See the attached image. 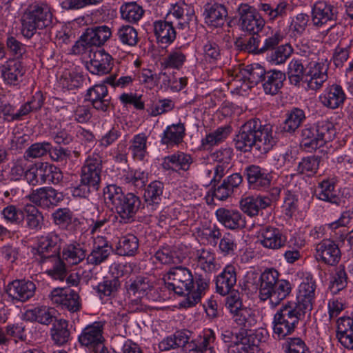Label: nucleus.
<instances>
[{"label":"nucleus","mask_w":353,"mask_h":353,"mask_svg":"<svg viewBox=\"0 0 353 353\" xmlns=\"http://www.w3.org/2000/svg\"><path fill=\"white\" fill-rule=\"evenodd\" d=\"M165 285L176 294H185L179 303L182 307H191L200 302L202 296L209 288L210 280L199 275L194 281L190 270L181 266L172 268L165 276Z\"/></svg>","instance_id":"obj_1"},{"label":"nucleus","mask_w":353,"mask_h":353,"mask_svg":"<svg viewBox=\"0 0 353 353\" xmlns=\"http://www.w3.org/2000/svg\"><path fill=\"white\" fill-rule=\"evenodd\" d=\"M272 127L261 124L258 119L248 121L234 139L237 150L246 152L255 148L260 154L268 153L276 143Z\"/></svg>","instance_id":"obj_2"},{"label":"nucleus","mask_w":353,"mask_h":353,"mask_svg":"<svg viewBox=\"0 0 353 353\" xmlns=\"http://www.w3.org/2000/svg\"><path fill=\"white\" fill-rule=\"evenodd\" d=\"M279 272L274 268L264 270L260 276L259 297L265 301L269 300L272 307H276L292 292L290 282L279 279Z\"/></svg>","instance_id":"obj_3"},{"label":"nucleus","mask_w":353,"mask_h":353,"mask_svg":"<svg viewBox=\"0 0 353 353\" xmlns=\"http://www.w3.org/2000/svg\"><path fill=\"white\" fill-rule=\"evenodd\" d=\"M305 312L296 304L288 301L276 311L273 318V333L278 339L292 334Z\"/></svg>","instance_id":"obj_4"},{"label":"nucleus","mask_w":353,"mask_h":353,"mask_svg":"<svg viewBox=\"0 0 353 353\" xmlns=\"http://www.w3.org/2000/svg\"><path fill=\"white\" fill-rule=\"evenodd\" d=\"M52 13L50 6L43 1L30 4L22 17V34L31 38L37 29H43L52 23Z\"/></svg>","instance_id":"obj_5"},{"label":"nucleus","mask_w":353,"mask_h":353,"mask_svg":"<svg viewBox=\"0 0 353 353\" xmlns=\"http://www.w3.org/2000/svg\"><path fill=\"white\" fill-rule=\"evenodd\" d=\"M328 69L329 63L323 54L309 52L305 79L307 88L319 90L328 79Z\"/></svg>","instance_id":"obj_6"},{"label":"nucleus","mask_w":353,"mask_h":353,"mask_svg":"<svg viewBox=\"0 0 353 353\" xmlns=\"http://www.w3.org/2000/svg\"><path fill=\"white\" fill-rule=\"evenodd\" d=\"M63 179L61 170L48 162H40L31 165L26 172V180L32 185L42 183L58 184Z\"/></svg>","instance_id":"obj_7"},{"label":"nucleus","mask_w":353,"mask_h":353,"mask_svg":"<svg viewBox=\"0 0 353 353\" xmlns=\"http://www.w3.org/2000/svg\"><path fill=\"white\" fill-rule=\"evenodd\" d=\"M265 74V69L260 64L252 63L240 69L232 82L236 88L245 92L259 83Z\"/></svg>","instance_id":"obj_8"},{"label":"nucleus","mask_w":353,"mask_h":353,"mask_svg":"<svg viewBox=\"0 0 353 353\" xmlns=\"http://www.w3.org/2000/svg\"><path fill=\"white\" fill-rule=\"evenodd\" d=\"M267 332L263 329L256 330L250 334L243 335L241 332L236 335V341H234L230 350V353H258L259 345L261 342L265 341Z\"/></svg>","instance_id":"obj_9"},{"label":"nucleus","mask_w":353,"mask_h":353,"mask_svg":"<svg viewBox=\"0 0 353 353\" xmlns=\"http://www.w3.org/2000/svg\"><path fill=\"white\" fill-rule=\"evenodd\" d=\"M238 14L239 25L243 31L257 34L265 26V21L256 9L247 3L239 6Z\"/></svg>","instance_id":"obj_10"},{"label":"nucleus","mask_w":353,"mask_h":353,"mask_svg":"<svg viewBox=\"0 0 353 353\" xmlns=\"http://www.w3.org/2000/svg\"><path fill=\"white\" fill-rule=\"evenodd\" d=\"M26 72L23 63L16 59H9L0 65L1 78L4 84L10 87H20Z\"/></svg>","instance_id":"obj_11"},{"label":"nucleus","mask_w":353,"mask_h":353,"mask_svg":"<svg viewBox=\"0 0 353 353\" xmlns=\"http://www.w3.org/2000/svg\"><path fill=\"white\" fill-rule=\"evenodd\" d=\"M102 158L99 154H92L86 159L81 168V181L98 190L101 181Z\"/></svg>","instance_id":"obj_12"},{"label":"nucleus","mask_w":353,"mask_h":353,"mask_svg":"<svg viewBox=\"0 0 353 353\" xmlns=\"http://www.w3.org/2000/svg\"><path fill=\"white\" fill-rule=\"evenodd\" d=\"M316 282L311 276L304 278L298 287L296 304L305 313L313 309L316 299Z\"/></svg>","instance_id":"obj_13"},{"label":"nucleus","mask_w":353,"mask_h":353,"mask_svg":"<svg viewBox=\"0 0 353 353\" xmlns=\"http://www.w3.org/2000/svg\"><path fill=\"white\" fill-rule=\"evenodd\" d=\"M315 258L322 263L327 265H336L341 258V252L334 241L323 239L316 245Z\"/></svg>","instance_id":"obj_14"},{"label":"nucleus","mask_w":353,"mask_h":353,"mask_svg":"<svg viewBox=\"0 0 353 353\" xmlns=\"http://www.w3.org/2000/svg\"><path fill=\"white\" fill-rule=\"evenodd\" d=\"M50 299L53 304L65 308L72 312H77L81 307L78 293L71 289L55 288L51 292Z\"/></svg>","instance_id":"obj_15"},{"label":"nucleus","mask_w":353,"mask_h":353,"mask_svg":"<svg viewBox=\"0 0 353 353\" xmlns=\"http://www.w3.org/2000/svg\"><path fill=\"white\" fill-rule=\"evenodd\" d=\"M259 243L265 248L276 250L285 247L287 237L283 232L273 226H265L258 232Z\"/></svg>","instance_id":"obj_16"},{"label":"nucleus","mask_w":353,"mask_h":353,"mask_svg":"<svg viewBox=\"0 0 353 353\" xmlns=\"http://www.w3.org/2000/svg\"><path fill=\"white\" fill-rule=\"evenodd\" d=\"M337 19L336 9L325 1H316L312 8V23L318 28H322L329 22Z\"/></svg>","instance_id":"obj_17"},{"label":"nucleus","mask_w":353,"mask_h":353,"mask_svg":"<svg viewBox=\"0 0 353 353\" xmlns=\"http://www.w3.org/2000/svg\"><path fill=\"white\" fill-rule=\"evenodd\" d=\"M29 200L42 208H50L57 205L63 199L61 192L52 188L45 187L33 190L28 195Z\"/></svg>","instance_id":"obj_18"},{"label":"nucleus","mask_w":353,"mask_h":353,"mask_svg":"<svg viewBox=\"0 0 353 353\" xmlns=\"http://www.w3.org/2000/svg\"><path fill=\"white\" fill-rule=\"evenodd\" d=\"M104 83L97 84L89 88L85 97L94 109L105 112L110 109L111 102L108 88Z\"/></svg>","instance_id":"obj_19"},{"label":"nucleus","mask_w":353,"mask_h":353,"mask_svg":"<svg viewBox=\"0 0 353 353\" xmlns=\"http://www.w3.org/2000/svg\"><path fill=\"white\" fill-rule=\"evenodd\" d=\"M103 325L102 322L97 321L86 326L79 336V343L88 348L101 345L105 339L103 336Z\"/></svg>","instance_id":"obj_20"},{"label":"nucleus","mask_w":353,"mask_h":353,"mask_svg":"<svg viewBox=\"0 0 353 353\" xmlns=\"http://www.w3.org/2000/svg\"><path fill=\"white\" fill-rule=\"evenodd\" d=\"M194 261L197 268L207 274H212L221 268L215 252L210 249H199L195 252Z\"/></svg>","instance_id":"obj_21"},{"label":"nucleus","mask_w":353,"mask_h":353,"mask_svg":"<svg viewBox=\"0 0 353 353\" xmlns=\"http://www.w3.org/2000/svg\"><path fill=\"white\" fill-rule=\"evenodd\" d=\"M215 214L218 221L228 229H241L246 225L245 217L238 210L220 208Z\"/></svg>","instance_id":"obj_22"},{"label":"nucleus","mask_w":353,"mask_h":353,"mask_svg":"<svg viewBox=\"0 0 353 353\" xmlns=\"http://www.w3.org/2000/svg\"><path fill=\"white\" fill-rule=\"evenodd\" d=\"M36 290L35 284L30 281L15 280L8 285L10 296L19 301H26L32 297Z\"/></svg>","instance_id":"obj_23"},{"label":"nucleus","mask_w":353,"mask_h":353,"mask_svg":"<svg viewBox=\"0 0 353 353\" xmlns=\"http://www.w3.org/2000/svg\"><path fill=\"white\" fill-rule=\"evenodd\" d=\"M141 201L134 194H127L121 202L114 207L117 213L125 223L134 220L137 214Z\"/></svg>","instance_id":"obj_24"},{"label":"nucleus","mask_w":353,"mask_h":353,"mask_svg":"<svg viewBox=\"0 0 353 353\" xmlns=\"http://www.w3.org/2000/svg\"><path fill=\"white\" fill-rule=\"evenodd\" d=\"M236 283V267L232 264H228L216 278V292L222 296L229 294Z\"/></svg>","instance_id":"obj_25"},{"label":"nucleus","mask_w":353,"mask_h":353,"mask_svg":"<svg viewBox=\"0 0 353 353\" xmlns=\"http://www.w3.org/2000/svg\"><path fill=\"white\" fill-rule=\"evenodd\" d=\"M61 239L55 233L51 232L42 236L39 240L38 253L41 261L57 256L60 250Z\"/></svg>","instance_id":"obj_26"},{"label":"nucleus","mask_w":353,"mask_h":353,"mask_svg":"<svg viewBox=\"0 0 353 353\" xmlns=\"http://www.w3.org/2000/svg\"><path fill=\"white\" fill-rule=\"evenodd\" d=\"M346 96L342 87L337 84H333L327 88L319 96L321 103L328 108L336 109L342 105Z\"/></svg>","instance_id":"obj_27"},{"label":"nucleus","mask_w":353,"mask_h":353,"mask_svg":"<svg viewBox=\"0 0 353 353\" xmlns=\"http://www.w3.org/2000/svg\"><path fill=\"white\" fill-rule=\"evenodd\" d=\"M112 57L104 50H97L93 53L89 63L88 70L92 74L103 75L108 74L112 69Z\"/></svg>","instance_id":"obj_28"},{"label":"nucleus","mask_w":353,"mask_h":353,"mask_svg":"<svg viewBox=\"0 0 353 353\" xmlns=\"http://www.w3.org/2000/svg\"><path fill=\"white\" fill-rule=\"evenodd\" d=\"M271 205V199L267 196H247L240 201L241 210L250 216L259 214L261 210L265 209Z\"/></svg>","instance_id":"obj_29"},{"label":"nucleus","mask_w":353,"mask_h":353,"mask_svg":"<svg viewBox=\"0 0 353 353\" xmlns=\"http://www.w3.org/2000/svg\"><path fill=\"white\" fill-rule=\"evenodd\" d=\"M307 63L308 54L300 58H293L290 61L287 74L291 84L299 85L301 81L305 82Z\"/></svg>","instance_id":"obj_30"},{"label":"nucleus","mask_w":353,"mask_h":353,"mask_svg":"<svg viewBox=\"0 0 353 353\" xmlns=\"http://www.w3.org/2000/svg\"><path fill=\"white\" fill-rule=\"evenodd\" d=\"M205 23L213 28L222 26L228 16V11L224 5L214 3H208L204 11Z\"/></svg>","instance_id":"obj_31"},{"label":"nucleus","mask_w":353,"mask_h":353,"mask_svg":"<svg viewBox=\"0 0 353 353\" xmlns=\"http://www.w3.org/2000/svg\"><path fill=\"white\" fill-rule=\"evenodd\" d=\"M247 178L254 189H265L270 186L272 176L259 165H251L246 168Z\"/></svg>","instance_id":"obj_32"},{"label":"nucleus","mask_w":353,"mask_h":353,"mask_svg":"<svg viewBox=\"0 0 353 353\" xmlns=\"http://www.w3.org/2000/svg\"><path fill=\"white\" fill-rule=\"evenodd\" d=\"M55 310L48 306H38L27 310L24 314V319L31 322L48 325L55 318Z\"/></svg>","instance_id":"obj_33"},{"label":"nucleus","mask_w":353,"mask_h":353,"mask_svg":"<svg viewBox=\"0 0 353 353\" xmlns=\"http://www.w3.org/2000/svg\"><path fill=\"white\" fill-rule=\"evenodd\" d=\"M192 163V158L190 154L177 152L163 159L162 165L165 170H173L176 171L189 170Z\"/></svg>","instance_id":"obj_34"},{"label":"nucleus","mask_w":353,"mask_h":353,"mask_svg":"<svg viewBox=\"0 0 353 353\" xmlns=\"http://www.w3.org/2000/svg\"><path fill=\"white\" fill-rule=\"evenodd\" d=\"M214 332L210 329L206 330L203 332V336L201 341H190L184 352L185 353H214Z\"/></svg>","instance_id":"obj_35"},{"label":"nucleus","mask_w":353,"mask_h":353,"mask_svg":"<svg viewBox=\"0 0 353 353\" xmlns=\"http://www.w3.org/2000/svg\"><path fill=\"white\" fill-rule=\"evenodd\" d=\"M111 28L106 26H97L89 28L85 32V40L90 46H101L112 37Z\"/></svg>","instance_id":"obj_36"},{"label":"nucleus","mask_w":353,"mask_h":353,"mask_svg":"<svg viewBox=\"0 0 353 353\" xmlns=\"http://www.w3.org/2000/svg\"><path fill=\"white\" fill-rule=\"evenodd\" d=\"M46 273L56 280L63 281L66 276L65 265L59 255L41 261Z\"/></svg>","instance_id":"obj_37"},{"label":"nucleus","mask_w":353,"mask_h":353,"mask_svg":"<svg viewBox=\"0 0 353 353\" xmlns=\"http://www.w3.org/2000/svg\"><path fill=\"white\" fill-rule=\"evenodd\" d=\"M174 17L179 20V24L187 26L195 17L194 8L184 2H179L172 5L167 14V18Z\"/></svg>","instance_id":"obj_38"},{"label":"nucleus","mask_w":353,"mask_h":353,"mask_svg":"<svg viewBox=\"0 0 353 353\" xmlns=\"http://www.w3.org/2000/svg\"><path fill=\"white\" fill-rule=\"evenodd\" d=\"M154 32L157 42L169 45L176 39V31L172 22L157 21L154 23Z\"/></svg>","instance_id":"obj_39"},{"label":"nucleus","mask_w":353,"mask_h":353,"mask_svg":"<svg viewBox=\"0 0 353 353\" xmlns=\"http://www.w3.org/2000/svg\"><path fill=\"white\" fill-rule=\"evenodd\" d=\"M121 287L118 278L105 279L96 287V292L102 302H107L116 296Z\"/></svg>","instance_id":"obj_40"},{"label":"nucleus","mask_w":353,"mask_h":353,"mask_svg":"<svg viewBox=\"0 0 353 353\" xmlns=\"http://www.w3.org/2000/svg\"><path fill=\"white\" fill-rule=\"evenodd\" d=\"M185 134V128L183 123L172 124L166 128L161 137L162 144L174 145L181 143Z\"/></svg>","instance_id":"obj_41"},{"label":"nucleus","mask_w":353,"mask_h":353,"mask_svg":"<svg viewBox=\"0 0 353 353\" xmlns=\"http://www.w3.org/2000/svg\"><path fill=\"white\" fill-rule=\"evenodd\" d=\"M126 289L130 294L147 299H150L149 294L153 290L149 280L143 276H138L133 280L130 279L126 285Z\"/></svg>","instance_id":"obj_42"},{"label":"nucleus","mask_w":353,"mask_h":353,"mask_svg":"<svg viewBox=\"0 0 353 353\" xmlns=\"http://www.w3.org/2000/svg\"><path fill=\"white\" fill-rule=\"evenodd\" d=\"M139 239L132 234L122 236L118 242L116 250L121 256H134L139 250Z\"/></svg>","instance_id":"obj_43"},{"label":"nucleus","mask_w":353,"mask_h":353,"mask_svg":"<svg viewBox=\"0 0 353 353\" xmlns=\"http://www.w3.org/2000/svg\"><path fill=\"white\" fill-rule=\"evenodd\" d=\"M86 256V250L79 243L66 245L62 250V259L68 263L76 265Z\"/></svg>","instance_id":"obj_44"},{"label":"nucleus","mask_w":353,"mask_h":353,"mask_svg":"<svg viewBox=\"0 0 353 353\" xmlns=\"http://www.w3.org/2000/svg\"><path fill=\"white\" fill-rule=\"evenodd\" d=\"M314 126H306L301 131V146L307 152H312L322 146Z\"/></svg>","instance_id":"obj_45"},{"label":"nucleus","mask_w":353,"mask_h":353,"mask_svg":"<svg viewBox=\"0 0 353 353\" xmlns=\"http://www.w3.org/2000/svg\"><path fill=\"white\" fill-rule=\"evenodd\" d=\"M285 76L281 71L273 70L264 77L263 89L266 94H276L283 86Z\"/></svg>","instance_id":"obj_46"},{"label":"nucleus","mask_w":353,"mask_h":353,"mask_svg":"<svg viewBox=\"0 0 353 353\" xmlns=\"http://www.w3.org/2000/svg\"><path fill=\"white\" fill-rule=\"evenodd\" d=\"M230 133V126L224 125L219 127L214 131L208 134L205 138L201 140V145L204 148H208L218 145L224 141Z\"/></svg>","instance_id":"obj_47"},{"label":"nucleus","mask_w":353,"mask_h":353,"mask_svg":"<svg viewBox=\"0 0 353 353\" xmlns=\"http://www.w3.org/2000/svg\"><path fill=\"white\" fill-rule=\"evenodd\" d=\"M121 17L129 23H137L143 17L144 10L136 2H128L120 7Z\"/></svg>","instance_id":"obj_48"},{"label":"nucleus","mask_w":353,"mask_h":353,"mask_svg":"<svg viewBox=\"0 0 353 353\" xmlns=\"http://www.w3.org/2000/svg\"><path fill=\"white\" fill-rule=\"evenodd\" d=\"M316 196L322 201L336 203L339 199L336 194L335 183L333 179H325L319 183Z\"/></svg>","instance_id":"obj_49"},{"label":"nucleus","mask_w":353,"mask_h":353,"mask_svg":"<svg viewBox=\"0 0 353 353\" xmlns=\"http://www.w3.org/2000/svg\"><path fill=\"white\" fill-rule=\"evenodd\" d=\"M83 81V76L74 70H64L59 79V83L63 89L74 90L81 86Z\"/></svg>","instance_id":"obj_50"},{"label":"nucleus","mask_w":353,"mask_h":353,"mask_svg":"<svg viewBox=\"0 0 353 353\" xmlns=\"http://www.w3.org/2000/svg\"><path fill=\"white\" fill-rule=\"evenodd\" d=\"M148 137L144 133L136 134L130 141V150L135 159L143 160L147 152Z\"/></svg>","instance_id":"obj_51"},{"label":"nucleus","mask_w":353,"mask_h":353,"mask_svg":"<svg viewBox=\"0 0 353 353\" xmlns=\"http://www.w3.org/2000/svg\"><path fill=\"white\" fill-rule=\"evenodd\" d=\"M26 221L30 230L38 231L43 225V216L34 205H27L25 208Z\"/></svg>","instance_id":"obj_52"},{"label":"nucleus","mask_w":353,"mask_h":353,"mask_svg":"<svg viewBox=\"0 0 353 353\" xmlns=\"http://www.w3.org/2000/svg\"><path fill=\"white\" fill-rule=\"evenodd\" d=\"M68 327V321L63 319H59L54 324L51 336L56 344L63 345L68 341L70 334Z\"/></svg>","instance_id":"obj_53"},{"label":"nucleus","mask_w":353,"mask_h":353,"mask_svg":"<svg viewBox=\"0 0 353 353\" xmlns=\"http://www.w3.org/2000/svg\"><path fill=\"white\" fill-rule=\"evenodd\" d=\"M203 61L208 63H216L221 57V49L213 40H207L202 46Z\"/></svg>","instance_id":"obj_54"},{"label":"nucleus","mask_w":353,"mask_h":353,"mask_svg":"<svg viewBox=\"0 0 353 353\" xmlns=\"http://www.w3.org/2000/svg\"><path fill=\"white\" fill-rule=\"evenodd\" d=\"M305 119V115L303 110L294 108L288 113L283 128L285 132H294Z\"/></svg>","instance_id":"obj_55"},{"label":"nucleus","mask_w":353,"mask_h":353,"mask_svg":"<svg viewBox=\"0 0 353 353\" xmlns=\"http://www.w3.org/2000/svg\"><path fill=\"white\" fill-rule=\"evenodd\" d=\"M314 127L318 133V137L322 141V146L334 139L336 132L332 122L327 120H322L319 121Z\"/></svg>","instance_id":"obj_56"},{"label":"nucleus","mask_w":353,"mask_h":353,"mask_svg":"<svg viewBox=\"0 0 353 353\" xmlns=\"http://www.w3.org/2000/svg\"><path fill=\"white\" fill-rule=\"evenodd\" d=\"M117 36L124 45L134 46L139 41L137 30L130 25L121 26L117 30Z\"/></svg>","instance_id":"obj_57"},{"label":"nucleus","mask_w":353,"mask_h":353,"mask_svg":"<svg viewBox=\"0 0 353 353\" xmlns=\"http://www.w3.org/2000/svg\"><path fill=\"white\" fill-rule=\"evenodd\" d=\"M121 187L114 184L107 185L103 189V198L106 204L116 207L125 197Z\"/></svg>","instance_id":"obj_58"},{"label":"nucleus","mask_w":353,"mask_h":353,"mask_svg":"<svg viewBox=\"0 0 353 353\" xmlns=\"http://www.w3.org/2000/svg\"><path fill=\"white\" fill-rule=\"evenodd\" d=\"M155 259L162 264H178L182 262L183 259L176 254V252L170 247H163L154 255Z\"/></svg>","instance_id":"obj_59"},{"label":"nucleus","mask_w":353,"mask_h":353,"mask_svg":"<svg viewBox=\"0 0 353 353\" xmlns=\"http://www.w3.org/2000/svg\"><path fill=\"white\" fill-rule=\"evenodd\" d=\"M186 61L185 54L180 50L172 51L162 62L165 68L180 69Z\"/></svg>","instance_id":"obj_60"},{"label":"nucleus","mask_w":353,"mask_h":353,"mask_svg":"<svg viewBox=\"0 0 353 353\" xmlns=\"http://www.w3.org/2000/svg\"><path fill=\"white\" fill-rule=\"evenodd\" d=\"M123 179L126 183L142 188L148 181V174L141 170H130L123 176Z\"/></svg>","instance_id":"obj_61"},{"label":"nucleus","mask_w":353,"mask_h":353,"mask_svg":"<svg viewBox=\"0 0 353 353\" xmlns=\"http://www.w3.org/2000/svg\"><path fill=\"white\" fill-rule=\"evenodd\" d=\"M234 321L240 325L248 329L256 323V316L254 311L249 307H243L234 316Z\"/></svg>","instance_id":"obj_62"},{"label":"nucleus","mask_w":353,"mask_h":353,"mask_svg":"<svg viewBox=\"0 0 353 353\" xmlns=\"http://www.w3.org/2000/svg\"><path fill=\"white\" fill-rule=\"evenodd\" d=\"M52 145L47 141L32 144L25 152V157L37 159L46 155L50 152Z\"/></svg>","instance_id":"obj_63"},{"label":"nucleus","mask_w":353,"mask_h":353,"mask_svg":"<svg viewBox=\"0 0 353 353\" xmlns=\"http://www.w3.org/2000/svg\"><path fill=\"white\" fill-rule=\"evenodd\" d=\"M310 21L309 16L305 13L297 14L292 19L290 30L294 36L298 37L305 32Z\"/></svg>","instance_id":"obj_64"}]
</instances>
